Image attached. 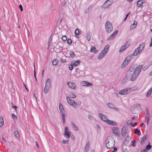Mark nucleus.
<instances>
[{
    "instance_id": "f257e3e1",
    "label": "nucleus",
    "mask_w": 152,
    "mask_h": 152,
    "mask_svg": "<svg viewBox=\"0 0 152 152\" xmlns=\"http://www.w3.org/2000/svg\"><path fill=\"white\" fill-rule=\"evenodd\" d=\"M138 88L137 86H134L131 88H127L121 91L119 93L120 95H124L130 92L131 91L137 90Z\"/></svg>"
},
{
    "instance_id": "f03ea898",
    "label": "nucleus",
    "mask_w": 152,
    "mask_h": 152,
    "mask_svg": "<svg viewBox=\"0 0 152 152\" xmlns=\"http://www.w3.org/2000/svg\"><path fill=\"white\" fill-rule=\"evenodd\" d=\"M105 30L107 33L111 32L113 30L112 25L109 21H107L106 22L105 24Z\"/></svg>"
},
{
    "instance_id": "7ed1b4c3",
    "label": "nucleus",
    "mask_w": 152,
    "mask_h": 152,
    "mask_svg": "<svg viewBox=\"0 0 152 152\" xmlns=\"http://www.w3.org/2000/svg\"><path fill=\"white\" fill-rule=\"evenodd\" d=\"M115 141L113 140L108 141L106 144V147L108 149L112 148L115 146Z\"/></svg>"
},
{
    "instance_id": "20e7f679",
    "label": "nucleus",
    "mask_w": 152,
    "mask_h": 152,
    "mask_svg": "<svg viewBox=\"0 0 152 152\" xmlns=\"http://www.w3.org/2000/svg\"><path fill=\"white\" fill-rule=\"evenodd\" d=\"M59 109L62 114V119L63 120V122L64 123L65 122V110L63 106L61 103H60L59 104Z\"/></svg>"
},
{
    "instance_id": "39448f33",
    "label": "nucleus",
    "mask_w": 152,
    "mask_h": 152,
    "mask_svg": "<svg viewBox=\"0 0 152 152\" xmlns=\"http://www.w3.org/2000/svg\"><path fill=\"white\" fill-rule=\"evenodd\" d=\"M67 102L68 103L71 105H72L74 107H76L77 106V103L72 99L69 97L67 96L66 97Z\"/></svg>"
},
{
    "instance_id": "423d86ee",
    "label": "nucleus",
    "mask_w": 152,
    "mask_h": 152,
    "mask_svg": "<svg viewBox=\"0 0 152 152\" xmlns=\"http://www.w3.org/2000/svg\"><path fill=\"white\" fill-rule=\"evenodd\" d=\"M111 4L112 2L111 1L109 0H107L103 4L101 7L102 9L107 8L109 7Z\"/></svg>"
},
{
    "instance_id": "0eeeda50",
    "label": "nucleus",
    "mask_w": 152,
    "mask_h": 152,
    "mask_svg": "<svg viewBox=\"0 0 152 152\" xmlns=\"http://www.w3.org/2000/svg\"><path fill=\"white\" fill-rule=\"evenodd\" d=\"M135 106L136 107H134L133 110H132V109L131 108L132 112L134 114H136L138 112V110L141 108L140 105V104H137Z\"/></svg>"
},
{
    "instance_id": "6e6552de",
    "label": "nucleus",
    "mask_w": 152,
    "mask_h": 152,
    "mask_svg": "<svg viewBox=\"0 0 152 152\" xmlns=\"http://www.w3.org/2000/svg\"><path fill=\"white\" fill-rule=\"evenodd\" d=\"M135 106L136 107H134L133 110H132V109L131 108L132 112L134 114H136L138 112V110L141 108L140 105V104H137Z\"/></svg>"
},
{
    "instance_id": "1a4fd4ad",
    "label": "nucleus",
    "mask_w": 152,
    "mask_h": 152,
    "mask_svg": "<svg viewBox=\"0 0 152 152\" xmlns=\"http://www.w3.org/2000/svg\"><path fill=\"white\" fill-rule=\"evenodd\" d=\"M64 136L67 138H69L70 137L71 134H72L71 132L68 131V128L67 127H65L64 129Z\"/></svg>"
},
{
    "instance_id": "9d476101",
    "label": "nucleus",
    "mask_w": 152,
    "mask_h": 152,
    "mask_svg": "<svg viewBox=\"0 0 152 152\" xmlns=\"http://www.w3.org/2000/svg\"><path fill=\"white\" fill-rule=\"evenodd\" d=\"M130 44V43L129 40L127 41L125 45L122 46L120 49L119 52H122L124 50L128 47L129 45Z\"/></svg>"
},
{
    "instance_id": "9b49d317",
    "label": "nucleus",
    "mask_w": 152,
    "mask_h": 152,
    "mask_svg": "<svg viewBox=\"0 0 152 152\" xmlns=\"http://www.w3.org/2000/svg\"><path fill=\"white\" fill-rule=\"evenodd\" d=\"M67 84L69 88L72 89H75L76 87L75 83L72 82H67Z\"/></svg>"
},
{
    "instance_id": "f8f14e48",
    "label": "nucleus",
    "mask_w": 152,
    "mask_h": 152,
    "mask_svg": "<svg viewBox=\"0 0 152 152\" xmlns=\"http://www.w3.org/2000/svg\"><path fill=\"white\" fill-rule=\"evenodd\" d=\"M118 30L115 31L110 36L107 38V40H110L113 39L115 35L118 34Z\"/></svg>"
},
{
    "instance_id": "ddd939ff",
    "label": "nucleus",
    "mask_w": 152,
    "mask_h": 152,
    "mask_svg": "<svg viewBox=\"0 0 152 152\" xmlns=\"http://www.w3.org/2000/svg\"><path fill=\"white\" fill-rule=\"evenodd\" d=\"M99 115L102 120L106 123L107 122V121L108 120L106 116L103 115L101 113H99Z\"/></svg>"
},
{
    "instance_id": "4468645a",
    "label": "nucleus",
    "mask_w": 152,
    "mask_h": 152,
    "mask_svg": "<svg viewBox=\"0 0 152 152\" xmlns=\"http://www.w3.org/2000/svg\"><path fill=\"white\" fill-rule=\"evenodd\" d=\"M142 68V65H139L135 69L134 72L138 74H139Z\"/></svg>"
},
{
    "instance_id": "2eb2a0df",
    "label": "nucleus",
    "mask_w": 152,
    "mask_h": 152,
    "mask_svg": "<svg viewBox=\"0 0 152 152\" xmlns=\"http://www.w3.org/2000/svg\"><path fill=\"white\" fill-rule=\"evenodd\" d=\"M144 3L143 0H139L137 3V7L138 8H142L143 7L142 4Z\"/></svg>"
},
{
    "instance_id": "dca6fc26",
    "label": "nucleus",
    "mask_w": 152,
    "mask_h": 152,
    "mask_svg": "<svg viewBox=\"0 0 152 152\" xmlns=\"http://www.w3.org/2000/svg\"><path fill=\"white\" fill-rule=\"evenodd\" d=\"M81 85L84 86H91L93 85V84L92 83H89L87 81H82L81 82Z\"/></svg>"
},
{
    "instance_id": "f3484780",
    "label": "nucleus",
    "mask_w": 152,
    "mask_h": 152,
    "mask_svg": "<svg viewBox=\"0 0 152 152\" xmlns=\"http://www.w3.org/2000/svg\"><path fill=\"white\" fill-rule=\"evenodd\" d=\"M118 129L116 127H114L113 128V133L117 136L120 135V133L118 132Z\"/></svg>"
},
{
    "instance_id": "a211bd4d",
    "label": "nucleus",
    "mask_w": 152,
    "mask_h": 152,
    "mask_svg": "<svg viewBox=\"0 0 152 152\" xmlns=\"http://www.w3.org/2000/svg\"><path fill=\"white\" fill-rule=\"evenodd\" d=\"M127 133V129L126 127L123 126L121 129V134L122 136H124Z\"/></svg>"
},
{
    "instance_id": "6ab92c4d",
    "label": "nucleus",
    "mask_w": 152,
    "mask_h": 152,
    "mask_svg": "<svg viewBox=\"0 0 152 152\" xmlns=\"http://www.w3.org/2000/svg\"><path fill=\"white\" fill-rule=\"evenodd\" d=\"M145 45L144 43H142L137 48V49L141 52L142 50H143L145 47Z\"/></svg>"
},
{
    "instance_id": "aec40b11",
    "label": "nucleus",
    "mask_w": 152,
    "mask_h": 152,
    "mask_svg": "<svg viewBox=\"0 0 152 152\" xmlns=\"http://www.w3.org/2000/svg\"><path fill=\"white\" fill-rule=\"evenodd\" d=\"M147 137L146 135H145L142 138H140V143L142 145H144L145 143V141L147 139Z\"/></svg>"
},
{
    "instance_id": "412c9836",
    "label": "nucleus",
    "mask_w": 152,
    "mask_h": 152,
    "mask_svg": "<svg viewBox=\"0 0 152 152\" xmlns=\"http://www.w3.org/2000/svg\"><path fill=\"white\" fill-rule=\"evenodd\" d=\"M138 75V74H137V73H135V72H134V73L132 75V77L130 79V80L131 81H133L137 77Z\"/></svg>"
},
{
    "instance_id": "4be33fe9",
    "label": "nucleus",
    "mask_w": 152,
    "mask_h": 152,
    "mask_svg": "<svg viewBox=\"0 0 152 152\" xmlns=\"http://www.w3.org/2000/svg\"><path fill=\"white\" fill-rule=\"evenodd\" d=\"M106 123L110 125H112L113 126H116L117 124V123L116 122L114 121H110L109 120L108 121H107Z\"/></svg>"
},
{
    "instance_id": "5701e85b",
    "label": "nucleus",
    "mask_w": 152,
    "mask_h": 152,
    "mask_svg": "<svg viewBox=\"0 0 152 152\" xmlns=\"http://www.w3.org/2000/svg\"><path fill=\"white\" fill-rule=\"evenodd\" d=\"M109 46V45H107L104 48V49L102 51V52H104V53L106 54L108 50Z\"/></svg>"
},
{
    "instance_id": "b1692460",
    "label": "nucleus",
    "mask_w": 152,
    "mask_h": 152,
    "mask_svg": "<svg viewBox=\"0 0 152 152\" xmlns=\"http://www.w3.org/2000/svg\"><path fill=\"white\" fill-rule=\"evenodd\" d=\"M90 147V143L89 141H88L85 147L84 151L85 152H88V151Z\"/></svg>"
},
{
    "instance_id": "393cba45",
    "label": "nucleus",
    "mask_w": 152,
    "mask_h": 152,
    "mask_svg": "<svg viewBox=\"0 0 152 152\" xmlns=\"http://www.w3.org/2000/svg\"><path fill=\"white\" fill-rule=\"evenodd\" d=\"M106 54L104 53V52L102 53V51L99 54L98 56V58L99 59H101L104 56L106 55Z\"/></svg>"
},
{
    "instance_id": "a878e982",
    "label": "nucleus",
    "mask_w": 152,
    "mask_h": 152,
    "mask_svg": "<svg viewBox=\"0 0 152 152\" xmlns=\"http://www.w3.org/2000/svg\"><path fill=\"white\" fill-rule=\"evenodd\" d=\"M137 25V22L136 20H134L133 24L131 25L130 26V29H133L136 28Z\"/></svg>"
},
{
    "instance_id": "bb28decb",
    "label": "nucleus",
    "mask_w": 152,
    "mask_h": 152,
    "mask_svg": "<svg viewBox=\"0 0 152 152\" xmlns=\"http://www.w3.org/2000/svg\"><path fill=\"white\" fill-rule=\"evenodd\" d=\"M45 86L50 87L51 86L50 80L49 78H48L46 81Z\"/></svg>"
},
{
    "instance_id": "cd10ccee",
    "label": "nucleus",
    "mask_w": 152,
    "mask_h": 152,
    "mask_svg": "<svg viewBox=\"0 0 152 152\" xmlns=\"http://www.w3.org/2000/svg\"><path fill=\"white\" fill-rule=\"evenodd\" d=\"M80 61L78 60L76 61H72V64H73V65L74 66H77L78 65L80 64Z\"/></svg>"
},
{
    "instance_id": "c85d7f7f",
    "label": "nucleus",
    "mask_w": 152,
    "mask_h": 152,
    "mask_svg": "<svg viewBox=\"0 0 152 152\" xmlns=\"http://www.w3.org/2000/svg\"><path fill=\"white\" fill-rule=\"evenodd\" d=\"M90 51L91 52H94L95 53H96L98 51L96 49V48L95 46H91V47Z\"/></svg>"
},
{
    "instance_id": "c756f323",
    "label": "nucleus",
    "mask_w": 152,
    "mask_h": 152,
    "mask_svg": "<svg viewBox=\"0 0 152 152\" xmlns=\"http://www.w3.org/2000/svg\"><path fill=\"white\" fill-rule=\"evenodd\" d=\"M129 62H128V61H127L126 59H125L123 62V65L122 66V67H125L129 64Z\"/></svg>"
},
{
    "instance_id": "7c9ffc66",
    "label": "nucleus",
    "mask_w": 152,
    "mask_h": 152,
    "mask_svg": "<svg viewBox=\"0 0 152 152\" xmlns=\"http://www.w3.org/2000/svg\"><path fill=\"white\" fill-rule=\"evenodd\" d=\"M152 93V87L149 90V91H148V92L146 93V96L147 97H149L151 95Z\"/></svg>"
},
{
    "instance_id": "2f4dec72",
    "label": "nucleus",
    "mask_w": 152,
    "mask_h": 152,
    "mask_svg": "<svg viewBox=\"0 0 152 152\" xmlns=\"http://www.w3.org/2000/svg\"><path fill=\"white\" fill-rule=\"evenodd\" d=\"M58 60L57 59H54L53 61L52 64L53 65H56L58 64Z\"/></svg>"
},
{
    "instance_id": "473e14b6",
    "label": "nucleus",
    "mask_w": 152,
    "mask_h": 152,
    "mask_svg": "<svg viewBox=\"0 0 152 152\" xmlns=\"http://www.w3.org/2000/svg\"><path fill=\"white\" fill-rule=\"evenodd\" d=\"M71 124L72 126V127L73 129L76 131H77L78 130V129L77 126L75 125V124L73 122H71Z\"/></svg>"
},
{
    "instance_id": "72a5a7b5",
    "label": "nucleus",
    "mask_w": 152,
    "mask_h": 152,
    "mask_svg": "<svg viewBox=\"0 0 152 152\" xmlns=\"http://www.w3.org/2000/svg\"><path fill=\"white\" fill-rule=\"evenodd\" d=\"M141 53L140 52L139 50L137 48L134 51L133 55V56H136L138 55V54Z\"/></svg>"
},
{
    "instance_id": "f704fd0d",
    "label": "nucleus",
    "mask_w": 152,
    "mask_h": 152,
    "mask_svg": "<svg viewBox=\"0 0 152 152\" xmlns=\"http://www.w3.org/2000/svg\"><path fill=\"white\" fill-rule=\"evenodd\" d=\"M75 33L76 35H79L81 33L80 31L78 28H77L75 30Z\"/></svg>"
},
{
    "instance_id": "c9c22d12",
    "label": "nucleus",
    "mask_w": 152,
    "mask_h": 152,
    "mask_svg": "<svg viewBox=\"0 0 152 152\" xmlns=\"http://www.w3.org/2000/svg\"><path fill=\"white\" fill-rule=\"evenodd\" d=\"M107 105L108 107L111 108H114V107H115V105L113 104L110 103H107Z\"/></svg>"
},
{
    "instance_id": "e433bc0d",
    "label": "nucleus",
    "mask_w": 152,
    "mask_h": 152,
    "mask_svg": "<svg viewBox=\"0 0 152 152\" xmlns=\"http://www.w3.org/2000/svg\"><path fill=\"white\" fill-rule=\"evenodd\" d=\"M133 56L132 55H129L126 57V59L127 61H128L129 62L132 59Z\"/></svg>"
},
{
    "instance_id": "4c0bfd02",
    "label": "nucleus",
    "mask_w": 152,
    "mask_h": 152,
    "mask_svg": "<svg viewBox=\"0 0 152 152\" xmlns=\"http://www.w3.org/2000/svg\"><path fill=\"white\" fill-rule=\"evenodd\" d=\"M50 87L46 86L45 87L44 89V92L45 94H47L50 88Z\"/></svg>"
},
{
    "instance_id": "58836bf2",
    "label": "nucleus",
    "mask_w": 152,
    "mask_h": 152,
    "mask_svg": "<svg viewBox=\"0 0 152 152\" xmlns=\"http://www.w3.org/2000/svg\"><path fill=\"white\" fill-rule=\"evenodd\" d=\"M131 139V137L129 136H127L126 137L125 142H126L127 143L129 142V141Z\"/></svg>"
},
{
    "instance_id": "ea45409f",
    "label": "nucleus",
    "mask_w": 152,
    "mask_h": 152,
    "mask_svg": "<svg viewBox=\"0 0 152 152\" xmlns=\"http://www.w3.org/2000/svg\"><path fill=\"white\" fill-rule=\"evenodd\" d=\"M69 95L70 97L72 98H75L76 97V94L72 92L70 93Z\"/></svg>"
},
{
    "instance_id": "a19ab883",
    "label": "nucleus",
    "mask_w": 152,
    "mask_h": 152,
    "mask_svg": "<svg viewBox=\"0 0 152 152\" xmlns=\"http://www.w3.org/2000/svg\"><path fill=\"white\" fill-rule=\"evenodd\" d=\"M4 121L3 118L2 117H0V128L3 125Z\"/></svg>"
},
{
    "instance_id": "79ce46f5",
    "label": "nucleus",
    "mask_w": 152,
    "mask_h": 152,
    "mask_svg": "<svg viewBox=\"0 0 152 152\" xmlns=\"http://www.w3.org/2000/svg\"><path fill=\"white\" fill-rule=\"evenodd\" d=\"M140 132L137 129H135L134 130V133L135 134L139 135Z\"/></svg>"
},
{
    "instance_id": "37998d69",
    "label": "nucleus",
    "mask_w": 152,
    "mask_h": 152,
    "mask_svg": "<svg viewBox=\"0 0 152 152\" xmlns=\"http://www.w3.org/2000/svg\"><path fill=\"white\" fill-rule=\"evenodd\" d=\"M86 38L88 41H89L91 39L90 33H88L87 34Z\"/></svg>"
},
{
    "instance_id": "c03bdc74",
    "label": "nucleus",
    "mask_w": 152,
    "mask_h": 152,
    "mask_svg": "<svg viewBox=\"0 0 152 152\" xmlns=\"http://www.w3.org/2000/svg\"><path fill=\"white\" fill-rule=\"evenodd\" d=\"M69 54L71 57L73 58L75 56V55L74 52L70 51L69 52Z\"/></svg>"
},
{
    "instance_id": "a18cd8bd",
    "label": "nucleus",
    "mask_w": 152,
    "mask_h": 152,
    "mask_svg": "<svg viewBox=\"0 0 152 152\" xmlns=\"http://www.w3.org/2000/svg\"><path fill=\"white\" fill-rule=\"evenodd\" d=\"M152 147V146L150 144L148 145L146 147V150H150Z\"/></svg>"
},
{
    "instance_id": "49530a36",
    "label": "nucleus",
    "mask_w": 152,
    "mask_h": 152,
    "mask_svg": "<svg viewBox=\"0 0 152 152\" xmlns=\"http://www.w3.org/2000/svg\"><path fill=\"white\" fill-rule=\"evenodd\" d=\"M61 39L63 41H66L67 40V38L66 36V35L63 36Z\"/></svg>"
},
{
    "instance_id": "de8ad7c7",
    "label": "nucleus",
    "mask_w": 152,
    "mask_h": 152,
    "mask_svg": "<svg viewBox=\"0 0 152 152\" xmlns=\"http://www.w3.org/2000/svg\"><path fill=\"white\" fill-rule=\"evenodd\" d=\"M14 134L15 137L17 138H18L19 137V134L18 133V132L17 131H16L14 132Z\"/></svg>"
},
{
    "instance_id": "09e8293b",
    "label": "nucleus",
    "mask_w": 152,
    "mask_h": 152,
    "mask_svg": "<svg viewBox=\"0 0 152 152\" xmlns=\"http://www.w3.org/2000/svg\"><path fill=\"white\" fill-rule=\"evenodd\" d=\"M12 118L14 119H17V116L14 113H12L11 115Z\"/></svg>"
},
{
    "instance_id": "8fccbe9b",
    "label": "nucleus",
    "mask_w": 152,
    "mask_h": 152,
    "mask_svg": "<svg viewBox=\"0 0 152 152\" xmlns=\"http://www.w3.org/2000/svg\"><path fill=\"white\" fill-rule=\"evenodd\" d=\"M136 140H134L132 141V145L133 147H135L136 145Z\"/></svg>"
},
{
    "instance_id": "3c124183",
    "label": "nucleus",
    "mask_w": 152,
    "mask_h": 152,
    "mask_svg": "<svg viewBox=\"0 0 152 152\" xmlns=\"http://www.w3.org/2000/svg\"><path fill=\"white\" fill-rule=\"evenodd\" d=\"M67 43L69 45H71L72 43V40L71 39H69L67 40Z\"/></svg>"
},
{
    "instance_id": "603ef678",
    "label": "nucleus",
    "mask_w": 152,
    "mask_h": 152,
    "mask_svg": "<svg viewBox=\"0 0 152 152\" xmlns=\"http://www.w3.org/2000/svg\"><path fill=\"white\" fill-rule=\"evenodd\" d=\"M149 67L148 65H146L144 67H142V69L143 70H145L147 69Z\"/></svg>"
},
{
    "instance_id": "864d4df0",
    "label": "nucleus",
    "mask_w": 152,
    "mask_h": 152,
    "mask_svg": "<svg viewBox=\"0 0 152 152\" xmlns=\"http://www.w3.org/2000/svg\"><path fill=\"white\" fill-rule=\"evenodd\" d=\"M73 66H74L72 64H71L69 65V67L70 70H72L73 69Z\"/></svg>"
},
{
    "instance_id": "5fc2aeb1",
    "label": "nucleus",
    "mask_w": 152,
    "mask_h": 152,
    "mask_svg": "<svg viewBox=\"0 0 152 152\" xmlns=\"http://www.w3.org/2000/svg\"><path fill=\"white\" fill-rule=\"evenodd\" d=\"M68 142H69V141L68 140H63L62 141V142L64 144H66V143H68Z\"/></svg>"
},
{
    "instance_id": "6e6d98bb",
    "label": "nucleus",
    "mask_w": 152,
    "mask_h": 152,
    "mask_svg": "<svg viewBox=\"0 0 152 152\" xmlns=\"http://www.w3.org/2000/svg\"><path fill=\"white\" fill-rule=\"evenodd\" d=\"M19 8L20 9V11L22 12L23 11V8L22 5L21 4H20L19 5Z\"/></svg>"
},
{
    "instance_id": "4d7b16f0",
    "label": "nucleus",
    "mask_w": 152,
    "mask_h": 152,
    "mask_svg": "<svg viewBox=\"0 0 152 152\" xmlns=\"http://www.w3.org/2000/svg\"><path fill=\"white\" fill-rule=\"evenodd\" d=\"M12 107V108L14 109L16 111H17V109L18 108V107L15 106H13Z\"/></svg>"
},
{
    "instance_id": "13d9d810",
    "label": "nucleus",
    "mask_w": 152,
    "mask_h": 152,
    "mask_svg": "<svg viewBox=\"0 0 152 152\" xmlns=\"http://www.w3.org/2000/svg\"><path fill=\"white\" fill-rule=\"evenodd\" d=\"M66 61V60L65 59H61V62L63 63H64Z\"/></svg>"
},
{
    "instance_id": "bf43d9fd",
    "label": "nucleus",
    "mask_w": 152,
    "mask_h": 152,
    "mask_svg": "<svg viewBox=\"0 0 152 152\" xmlns=\"http://www.w3.org/2000/svg\"><path fill=\"white\" fill-rule=\"evenodd\" d=\"M137 124L136 122L134 123L133 125H132V127H134L135 126L137 125Z\"/></svg>"
},
{
    "instance_id": "052dcab7",
    "label": "nucleus",
    "mask_w": 152,
    "mask_h": 152,
    "mask_svg": "<svg viewBox=\"0 0 152 152\" xmlns=\"http://www.w3.org/2000/svg\"><path fill=\"white\" fill-rule=\"evenodd\" d=\"M130 122L129 121H127L126 122V124L128 126L130 125Z\"/></svg>"
},
{
    "instance_id": "680f3d73",
    "label": "nucleus",
    "mask_w": 152,
    "mask_h": 152,
    "mask_svg": "<svg viewBox=\"0 0 152 152\" xmlns=\"http://www.w3.org/2000/svg\"><path fill=\"white\" fill-rule=\"evenodd\" d=\"M133 69V68L132 67H131L129 69V71L130 72H132Z\"/></svg>"
},
{
    "instance_id": "e2e57ef3",
    "label": "nucleus",
    "mask_w": 152,
    "mask_h": 152,
    "mask_svg": "<svg viewBox=\"0 0 152 152\" xmlns=\"http://www.w3.org/2000/svg\"><path fill=\"white\" fill-rule=\"evenodd\" d=\"M148 64L150 66L152 64V60L148 63Z\"/></svg>"
},
{
    "instance_id": "0e129e2a",
    "label": "nucleus",
    "mask_w": 152,
    "mask_h": 152,
    "mask_svg": "<svg viewBox=\"0 0 152 152\" xmlns=\"http://www.w3.org/2000/svg\"><path fill=\"white\" fill-rule=\"evenodd\" d=\"M88 118L89 119H90L92 118V116L90 115H89V114H88Z\"/></svg>"
},
{
    "instance_id": "69168bd1",
    "label": "nucleus",
    "mask_w": 152,
    "mask_h": 152,
    "mask_svg": "<svg viewBox=\"0 0 152 152\" xmlns=\"http://www.w3.org/2000/svg\"><path fill=\"white\" fill-rule=\"evenodd\" d=\"M79 69L78 68H76L75 69V71L76 72H78Z\"/></svg>"
},
{
    "instance_id": "338daca9",
    "label": "nucleus",
    "mask_w": 152,
    "mask_h": 152,
    "mask_svg": "<svg viewBox=\"0 0 152 152\" xmlns=\"http://www.w3.org/2000/svg\"><path fill=\"white\" fill-rule=\"evenodd\" d=\"M147 150L146 149H145L143 150H141L140 152H146Z\"/></svg>"
},
{
    "instance_id": "774afa93",
    "label": "nucleus",
    "mask_w": 152,
    "mask_h": 152,
    "mask_svg": "<svg viewBox=\"0 0 152 152\" xmlns=\"http://www.w3.org/2000/svg\"><path fill=\"white\" fill-rule=\"evenodd\" d=\"M151 42L150 45V46L151 47L152 46V38H151Z\"/></svg>"
}]
</instances>
